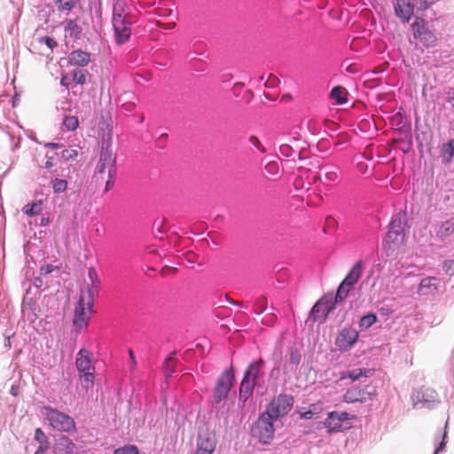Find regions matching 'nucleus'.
Listing matches in <instances>:
<instances>
[{"instance_id":"nucleus-1","label":"nucleus","mask_w":454,"mask_h":454,"mask_svg":"<svg viewBox=\"0 0 454 454\" xmlns=\"http://www.w3.org/2000/svg\"><path fill=\"white\" fill-rule=\"evenodd\" d=\"M106 128V131H104L102 134V145L99 158L92 176V181L97 186L104 183L106 184L104 189L105 192H108L114 185L116 161V157L111 150L112 131L108 128V125Z\"/></svg>"},{"instance_id":"nucleus-2","label":"nucleus","mask_w":454,"mask_h":454,"mask_svg":"<svg viewBox=\"0 0 454 454\" xmlns=\"http://www.w3.org/2000/svg\"><path fill=\"white\" fill-rule=\"evenodd\" d=\"M126 7L123 1L117 0L113 8L112 22L115 41L120 45L128 42L131 35V21Z\"/></svg>"},{"instance_id":"nucleus-3","label":"nucleus","mask_w":454,"mask_h":454,"mask_svg":"<svg viewBox=\"0 0 454 454\" xmlns=\"http://www.w3.org/2000/svg\"><path fill=\"white\" fill-rule=\"evenodd\" d=\"M93 294L90 287L87 286L81 291L80 298L74 309L73 323L75 327L82 329L88 325L93 312Z\"/></svg>"},{"instance_id":"nucleus-4","label":"nucleus","mask_w":454,"mask_h":454,"mask_svg":"<svg viewBox=\"0 0 454 454\" xmlns=\"http://www.w3.org/2000/svg\"><path fill=\"white\" fill-rule=\"evenodd\" d=\"M92 353L85 348H82L76 355L75 366L82 385L89 388L94 384L95 367L92 363Z\"/></svg>"},{"instance_id":"nucleus-5","label":"nucleus","mask_w":454,"mask_h":454,"mask_svg":"<svg viewBox=\"0 0 454 454\" xmlns=\"http://www.w3.org/2000/svg\"><path fill=\"white\" fill-rule=\"evenodd\" d=\"M43 414L54 429L67 434L75 432V422L69 415L51 407H43Z\"/></svg>"},{"instance_id":"nucleus-6","label":"nucleus","mask_w":454,"mask_h":454,"mask_svg":"<svg viewBox=\"0 0 454 454\" xmlns=\"http://www.w3.org/2000/svg\"><path fill=\"white\" fill-rule=\"evenodd\" d=\"M404 236L402 219L395 216L389 224V229L384 240V247L388 254L393 253L402 247L404 241Z\"/></svg>"},{"instance_id":"nucleus-7","label":"nucleus","mask_w":454,"mask_h":454,"mask_svg":"<svg viewBox=\"0 0 454 454\" xmlns=\"http://www.w3.org/2000/svg\"><path fill=\"white\" fill-rule=\"evenodd\" d=\"M341 181V171L340 168L333 164H324L319 167L318 171L313 177V182H319L327 190L336 186Z\"/></svg>"},{"instance_id":"nucleus-8","label":"nucleus","mask_w":454,"mask_h":454,"mask_svg":"<svg viewBox=\"0 0 454 454\" xmlns=\"http://www.w3.org/2000/svg\"><path fill=\"white\" fill-rule=\"evenodd\" d=\"M274 420L276 419L271 418L270 415L263 412L252 428L253 436L263 444L270 443L274 437Z\"/></svg>"},{"instance_id":"nucleus-9","label":"nucleus","mask_w":454,"mask_h":454,"mask_svg":"<svg viewBox=\"0 0 454 454\" xmlns=\"http://www.w3.org/2000/svg\"><path fill=\"white\" fill-rule=\"evenodd\" d=\"M294 405V397L289 395H279L274 398L267 410L264 411L271 418L278 419L279 417L287 414Z\"/></svg>"},{"instance_id":"nucleus-10","label":"nucleus","mask_w":454,"mask_h":454,"mask_svg":"<svg viewBox=\"0 0 454 454\" xmlns=\"http://www.w3.org/2000/svg\"><path fill=\"white\" fill-rule=\"evenodd\" d=\"M234 373L231 369L223 371L217 379L215 390L214 400L220 403L225 399L233 386Z\"/></svg>"},{"instance_id":"nucleus-11","label":"nucleus","mask_w":454,"mask_h":454,"mask_svg":"<svg viewBox=\"0 0 454 454\" xmlns=\"http://www.w3.org/2000/svg\"><path fill=\"white\" fill-rule=\"evenodd\" d=\"M359 333L353 327H344L338 333L335 338V346L340 351L349 350L357 341Z\"/></svg>"},{"instance_id":"nucleus-12","label":"nucleus","mask_w":454,"mask_h":454,"mask_svg":"<svg viewBox=\"0 0 454 454\" xmlns=\"http://www.w3.org/2000/svg\"><path fill=\"white\" fill-rule=\"evenodd\" d=\"M337 302L333 299V294L324 295L312 308L311 314L315 317H323L324 319L327 315L335 309Z\"/></svg>"},{"instance_id":"nucleus-13","label":"nucleus","mask_w":454,"mask_h":454,"mask_svg":"<svg viewBox=\"0 0 454 454\" xmlns=\"http://www.w3.org/2000/svg\"><path fill=\"white\" fill-rule=\"evenodd\" d=\"M216 446V439L213 433H200L194 454H213Z\"/></svg>"},{"instance_id":"nucleus-14","label":"nucleus","mask_w":454,"mask_h":454,"mask_svg":"<svg viewBox=\"0 0 454 454\" xmlns=\"http://www.w3.org/2000/svg\"><path fill=\"white\" fill-rule=\"evenodd\" d=\"M394 10L395 15L404 23L411 19L414 12L412 0H395Z\"/></svg>"},{"instance_id":"nucleus-15","label":"nucleus","mask_w":454,"mask_h":454,"mask_svg":"<svg viewBox=\"0 0 454 454\" xmlns=\"http://www.w3.org/2000/svg\"><path fill=\"white\" fill-rule=\"evenodd\" d=\"M299 139L295 137H283L279 145V153L284 157H292L297 154L300 157Z\"/></svg>"},{"instance_id":"nucleus-16","label":"nucleus","mask_w":454,"mask_h":454,"mask_svg":"<svg viewBox=\"0 0 454 454\" xmlns=\"http://www.w3.org/2000/svg\"><path fill=\"white\" fill-rule=\"evenodd\" d=\"M75 449V444L67 436L60 435L55 439L53 444V452L55 454H72Z\"/></svg>"},{"instance_id":"nucleus-17","label":"nucleus","mask_w":454,"mask_h":454,"mask_svg":"<svg viewBox=\"0 0 454 454\" xmlns=\"http://www.w3.org/2000/svg\"><path fill=\"white\" fill-rule=\"evenodd\" d=\"M371 399L372 397L370 393L357 387L348 389L343 396V400L346 403H364Z\"/></svg>"},{"instance_id":"nucleus-18","label":"nucleus","mask_w":454,"mask_h":454,"mask_svg":"<svg viewBox=\"0 0 454 454\" xmlns=\"http://www.w3.org/2000/svg\"><path fill=\"white\" fill-rule=\"evenodd\" d=\"M90 62V54L82 50H75L68 55V64L76 67H86Z\"/></svg>"},{"instance_id":"nucleus-19","label":"nucleus","mask_w":454,"mask_h":454,"mask_svg":"<svg viewBox=\"0 0 454 454\" xmlns=\"http://www.w3.org/2000/svg\"><path fill=\"white\" fill-rule=\"evenodd\" d=\"M364 266L361 261L356 262L342 281L345 285L353 287L363 275Z\"/></svg>"},{"instance_id":"nucleus-20","label":"nucleus","mask_w":454,"mask_h":454,"mask_svg":"<svg viewBox=\"0 0 454 454\" xmlns=\"http://www.w3.org/2000/svg\"><path fill=\"white\" fill-rule=\"evenodd\" d=\"M439 279L435 277H427L423 278L419 286L418 294L420 295H428L437 290Z\"/></svg>"},{"instance_id":"nucleus-21","label":"nucleus","mask_w":454,"mask_h":454,"mask_svg":"<svg viewBox=\"0 0 454 454\" xmlns=\"http://www.w3.org/2000/svg\"><path fill=\"white\" fill-rule=\"evenodd\" d=\"M263 364L264 361L262 358L251 363L245 372L244 377L256 383L262 375V368Z\"/></svg>"},{"instance_id":"nucleus-22","label":"nucleus","mask_w":454,"mask_h":454,"mask_svg":"<svg viewBox=\"0 0 454 454\" xmlns=\"http://www.w3.org/2000/svg\"><path fill=\"white\" fill-rule=\"evenodd\" d=\"M324 424L330 433L338 432L342 429V423L337 411L330 412Z\"/></svg>"},{"instance_id":"nucleus-23","label":"nucleus","mask_w":454,"mask_h":454,"mask_svg":"<svg viewBox=\"0 0 454 454\" xmlns=\"http://www.w3.org/2000/svg\"><path fill=\"white\" fill-rule=\"evenodd\" d=\"M454 233V219H449L441 223L439 226L436 236L439 239L443 240Z\"/></svg>"},{"instance_id":"nucleus-24","label":"nucleus","mask_w":454,"mask_h":454,"mask_svg":"<svg viewBox=\"0 0 454 454\" xmlns=\"http://www.w3.org/2000/svg\"><path fill=\"white\" fill-rule=\"evenodd\" d=\"M255 382L243 377L239 387V399L247 401L253 394Z\"/></svg>"},{"instance_id":"nucleus-25","label":"nucleus","mask_w":454,"mask_h":454,"mask_svg":"<svg viewBox=\"0 0 454 454\" xmlns=\"http://www.w3.org/2000/svg\"><path fill=\"white\" fill-rule=\"evenodd\" d=\"M411 29L414 38L419 39L428 30L427 21L419 17H417L411 24Z\"/></svg>"},{"instance_id":"nucleus-26","label":"nucleus","mask_w":454,"mask_h":454,"mask_svg":"<svg viewBox=\"0 0 454 454\" xmlns=\"http://www.w3.org/2000/svg\"><path fill=\"white\" fill-rule=\"evenodd\" d=\"M331 98L339 105L348 101V91L344 87L335 86L331 90Z\"/></svg>"},{"instance_id":"nucleus-27","label":"nucleus","mask_w":454,"mask_h":454,"mask_svg":"<svg viewBox=\"0 0 454 454\" xmlns=\"http://www.w3.org/2000/svg\"><path fill=\"white\" fill-rule=\"evenodd\" d=\"M372 375V370L371 369H362L357 368L352 371L348 372L345 375L341 377V379L349 378L353 381L357 380L361 377H370Z\"/></svg>"},{"instance_id":"nucleus-28","label":"nucleus","mask_w":454,"mask_h":454,"mask_svg":"<svg viewBox=\"0 0 454 454\" xmlns=\"http://www.w3.org/2000/svg\"><path fill=\"white\" fill-rule=\"evenodd\" d=\"M42 211V200L37 202H33L31 204H27L23 207L22 212L29 216L37 215Z\"/></svg>"},{"instance_id":"nucleus-29","label":"nucleus","mask_w":454,"mask_h":454,"mask_svg":"<svg viewBox=\"0 0 454 454\" xmlns=\"http://www.w3.org/2000/svg\"><path fill=\"white\" fill-rule=\"evenodd\" d=\"M441 156L444 161L450 162L454 156V144L451 140L442 146Z\"/></svg>"},{"instance_id":"nucleus-30","label":"nucleus","mask_w":454,"mask_h":454,"mask_svg":"<svg viewBox=\"0 0 454 454\" xmlns=\"http://www.w3.org/2000/svg\"><path fill=\"white\" fill-rule=\"evenodd\" d=\"M65 32H66V35L77 38L81 33V27L78 26V24L74 20H69L67 21Z\"/></svg>"},{"instance_id":"nucleus-31","label":"nucleus","mask_w":454,"mask_h":454,"mask_svg":"<svg viewBox=\"0 0 454 454\" xmlns=\"http://www.w3.org/2000/svg\"><path fill=\"white\" fill-rule=\"evenodd\" d=\"M351 286L345 285V283L341 282L340 285L338 287L337 293L335 295H333V299L335 301L342 302L349 294L351 290Z\"/></svg>"},{"instance_id":"nucleus-32","label":"nucleus","mask_w":454,"mask_h":454,"mask_svg":"<svg viewBox=\"0 0 454 454\" xmlns=\"http://www.w3.org/2000/svg\"><path fill=\"white\" fill-rule=\"evenodd\" d=\"M63 125L67 130H75L79 125L78 117L74 115L66 116L63 121Z\"/></svg>"},{"instance_id":"nucleus-33","label":"nucleus","mask_w":454,"mask_h":454,"mask_svg":"<svg viewBox=\"0 0 454 454\" xmlns=\"http://www.w3.org/2000/svg\"><path fill=\"white\" fill-rule=\"evenodd\" d=\"M377 321V317L375 314L370 313L365 316H363L359 321V326L361 328H369Z\"/></svg>"},{"instance_id":"nucleus-34","label":"nucleus","mask_w":454,"mask_h":454,"mask_svg":"<svg viewBox=\"0 0 454 454\" xmlns=\"http://www.w3.org/2000/svg\"><path fill=\"white\" fill-rule=\"evenodd\" d=\"M51 185L55 193H60L67 190V182L65 179L54 178L51 180Z\"/></svg>"},{"instance_id":"nucleus-35","label":"nucleus","mask_w":454,"mask_h":454,"mask_svg":"<svg viewBox=\"0 0 454 454\" xmlns=\"http://www.w3.org/2000/svg\"><path fill=\"white\" fill-rule=\"evenodd\" d=\"M419 40L424 43L425 46H434L437 41L435 35L429 29L425 33Z\"/></svg>"},{"instance_id":"nucleus-36","label":"nucleus","mask_w":454,"mask_h":454,"mask_svg":"<svg viewBox=\"0 0 454 454\" xmlns=\"http://www.w3.org/2000/svg\"><path fill=\"white\" fill-rule=\"evenodd\" d=\"M265 171L269 176H275L280 172L279 165L277 161L272 160L265 165Z\"/></svg>"},{"instance_id":"nucleus-37","label":"nucleus","mask_w":454,"mask_h":454,"mask_svg":"<svg viewBox=\"0 0 454 454\" xmlns=\"http://www.w3.org/2000/svg\"><path fill=\"white\" fill-rule=\"evenodd\" d=\"M55 4L58 5L59 11H71L74 5V0H56Z\"/></svg>"},{"instance_id":"nucleus-38","label":"nucleus","mask_w":454,"mask_h":454,"mask_svg":"<svg viewBox=\"0 0 454 454\" xmlns=\"http://www.w3.org/2000/svg\"><path fill=\"white\" fill-rule=\"evenodd\" d=\"M35 440L39 442V447H43V445L49 446L47 436L41 428L35 429Z\"/></svg>"},{"instance_id":"nucleus-39","label":"nucleus","mask_w":454,"mask_h":454,"mask_svg":"<svg viewBox=\"0 0 454 454\" xmlns=\"http://www.w3.org/2000/svg\"><path fill=\"white\" fill-rule=\"evenodd\" d=\"M87 71L85 70H74L73 73V80L77 84H84L86 82Z\"/></svg>"},{"instance_id":"nucleus-40","label":"nucleus","mask_w":454,"mask_h":454,"mask_svg":"<svg viewBox=\"0 0 454 454\" xmlns=\"http://www.w3.org/2000/svg\"><path fill=\"white\" fill-rule=\"evenodd\" d=\"M114 454H138V449L134 445H126L115 450Z\"/></svg>"},{"instance_id":"nucleus-41","label":"nucleus","mask_w":454,"mask_h":454,"mask_svg":"<svg viewBox=\"0 0 454 454\" xmlns=\"http://www.w3.org/2000/svg\"><path fill=\"white\" fill-rule=\"evenodd\" d=\"M77 155H78V152L75 149H72V148L65 149L61 153V157L65 160H74L77 157Z\"/></svg>"},{"instance_id":"nucleus-42","label":"nucleus","mask_w":454,"mask_h":454,"mask_svg":"<svg viewBox=\"0 0 454 454\" xmlns=\"http://www.w3.org/2000/svg\"><path fill=\"white\" fill-rule=\"evenodd\" d=\"M301 361V354L296 349H291L289 353V362L294 366H297Z\"/></svg>"},{"instance_id":"nucleus-43","label":"nucleus","mask_w":454,"mask_h":454,"mask_svg":"<svg viewBox=\"0 0 454 454\" xmlns=\"http://www.w3.org/2000/svg\"><path fill=\"white\" fill-rule=\"evenodd\" d=\"M40 43H45L49 49L51 51L57 47L58 43L57 42L49 36H42L38 39Z\"/></svg>"},{"instance_id":"nucleus-44","label":"nucleus","mask_w":454,"mask_h":454,"mask_svg":"<svg viewBox=\"0 0 454 454\" xmlns=\"http://www.w3.org/2000/svg\"><path fill=\"white\" fill-rule=\"evenodd\" d=\"M249 143L254 145V147H256L259 151H261L262 153H266V148L262 145L260 139L255 137V136H251L249 137Z\"/></svg>"},{"instance_id":"nucleus-45","label":"nucleus","mask_w":454,"mask_h":454,"mask_svg":"<svg viewBox=\"0 0 454 454\" xmlns=\"http://www.w3.org/2000/svg\"><path fill=\"white\" fill-rule=\"evenodd\" d=\"M53 166H54V156L46 154V160L39 168H40V169H42V168L50 169Z\"/></svg>"},{"instance_id":"nucleus-46","label":"nucleus","mask_w":454,"mask_h":454,"mask_svg":"<svg viewBox=\"0 0 454 454\" xmlns=\"http://www.w3.org/2000/svg\"><path fill=\"white\" fill-rule=\"evenodd\" d=\"M155 11L156 13L161 17L170 16L173 12L172 9L168 7H157Z\"/></svg>"},{"instance_id":"nucleus-47","label":"nucleus","mask_w":454,"mask_h":454,"mask_svg":"<svg viewBox=\"0 0 454 454\" xmlns=\"http://www.w3.org/2000/svg\"><path fill=\"white\" fill-rule=\"evenodd\" d=\"M279 82V80L278 77H276L275 75H272L270 74L269 76V78L267 79V81L265 82V86L266 87H269V88H273L275 86H277Z\"/></svg>"},{"instance_id":"nucleus-48","label":"nucleus","mask_w":454,"mask_h":454,"mask_svg":"<svg viewBox=\"0 0 454 454\" xmlns=\"http://www.w3.org/2000/svg\"><path fill=\"white\" fill-rule=\"evenodd\" d=\"M446 427H447V423L445 424V427H444L442 441L441 442V443H440L439 447L437 448V450H435L434 454H438L440 451H442L446 445V442H445V438L447 436Z\"/></svg>"},{"instance_id":"nucleus-49","label":"nucleus","mask_w":454,"mask_h":454,"mask_svg":"<svg viewBox=\"0 0 454 454\" xmlns=\"http://www.w3.org/2000/svg\"><path fill=\"white\" fill-rule=\"evenodd\" d=\"M454 265V260L446 261L443 263V269L447 273H450L452 270V266Z\"/></svg>"},{"instance_id":"nucleus-50","label":"nucleus","mask_w":454,"mask_h":454,"mask_svg":"<svg viewBox=\"0 0 454 454\" xmlns=\"http://www.w3.org/2000/svg\"><path fill=\"white\" fill-rule=\"evenodd\" d=\"M315 412L310 409L305 412H301V418L305 419H310L313 418Z\"/></svg>"},{"instance_id":"nucleus-51","label":"nucleus","mask_w":454,"mask_h":454,"mask_svg":"<svg viewBox=\"0 0 454 454\" xmlns=\"http://www.w3.org/2000/svg\"><path fill=\"white\" fill-rule=\"evenodd\" d=\"M158 26L164 29H172L176 27V23L171 22V23L163 24V23L158 22Z\"/></svg>"},{"instance_id":"nucleus-52","label":"nucleus","mask_w":454,"mask_h":454,"mask_svg":"<svg viewBox=\"0 0 454 454\" xmlns=\"http://www.w3.org/2000/svg\"><path fill=\"white\" fill-rule=\"evenodd\" d=\"M49 446L43 445V447H38L35 454H46Z\"/></svg>"},{"instance_id":"nucleus-53","label":"nucleus","mask_w":454,"mask_h":454,"mask_svg":"<svg viewBox=\"0 0 454 454\" xmlns=\"http://www.w3.org/2000/svg\"><path fill=\"white\" fill-rule=\"evenodd\" d=\"M60 83H61V85L65 86L66 88H68V86L70 84L68 77L66 75L62 76V78L60 80Z\"/></svg>"},{"instance_id":"nucleus-54","label":"nucleus","mask_w":454,"mask_h":454,"mask_svg":"<svg viewBox=\"0 0 454 454\" xmlns=\"http://www.w3.org/2000/svg\"><path fill=\"white\" fill-rule=\"evenodd\" d=\"M129 356L130 358V363H131L132 367H135L136 366V359H135L134 353L131 349L129 350Z\"/></svg>"},{"instance_id":"nucleus-55","label":"nucleus","mask_w":454,"mask_h":454,"mask_svg":"<svg viewBox=\"0 0 454 454\" xmlns=\"http://www.w3.org/2000/svg\"><path fill=\"white\" fill-rule=\"evenodd\" d=\"M339 418L340 419V422L342 423L343 421L348 419L349 415L347 412H341V413H339Z\"/></svg>"},{"instance_id":"nucleus-56","label":"nucleus","mask_w":454,"mask_h":454,"mask_svg":"<svg viewBox=\"0 0 454 454\" xmlns=\"http://www.w3.org/2000/svg\"><path fill=\"white\" fill-rule=\"evenodd\" d=\"M420 7L424 10L428 9L430 7V4L427 0L420 1Z\"/></svg>"},{"instance_id":"nucleus-57","label":"nucleus","mask_w":454,"mask_h":454,"mask_svg":"<svg viewBox=\"0 0 454 454\" xmlns=\"http://www.w3.org/2000/svg\"><path fill=\"white\" fill-rule=\"evenodd\" d=\"M52 270V266L51 265H47L45 270L44 268H42V271H43L44 273H49Z\"/></svg>"},{"instance_id":"nucleus-58","label":"nucleus","mask_w":454,"mask_h":454,"mask_svg":"<svg viewBox=\"0 0 454 454\" xmlns=\"http://www.w3.org/2000/svg\"><path fill=\"white\" fill-rule=\"evenodd\" d=\"M322 201V197L320 195H318L317 197V201L316 202H309V204H311L312 206H317L318 205L320 202Z\"/></svg>"},{"instance_id":"nucleus-59","label":"nucleus","mask_w":454,"mask_h":454,"mask_svg":"<svg viewBox=\"0 0 454 454\" xmlns=\"http://www.w3.org/2000/svg\"><path fill=\"white\" fill-rule=\"evenodd\" d=\"M89 275H90V278L91 279H93V277H96V272H95V270H94L93 269H90V270H89Z\"/></svg>"},{"instance_id":"nucleus-60","label":"nucleus","mask_w":454,"mask_h":454,"mask_svg":"<svg viewBox=\"0 0 454 454\" xmlns=\"http://www.w3.org/2000/svg\"><path fill=\"white\" fill-rule=\"evenodd\" d=\"M163 223H164V221H163V220H161V221H160V224H159V227H158V231H159V232H163V231H164V230H162Z\"/></svg>"},{"instance_id":"nucleus-61","label":"nucleus","mask_w":454,"mask_h":454,"mask_svg":"<svg viewBox=\"0 0 454 454\" xmlns=\"http://www.w3.org/2000/svg\"><path fill=\"white\" fill-rule=\"evenodd\" d=\"M448 94H449L448 101L452 103V101H454V93H453V96H451L450 92Z\"/></svg>"},{"instance_id":"nucleus-62","label":"nucleus","mask_w":454,"mask_h":454,"mask_svg":"<svg viewBox=\"0 0 454 454\" xmlns=\"http://www.w3.org/2000/svg\"><path fill=\"white\" fill-rule=\"evenodd\" d=\"M265 309H266V306H264V305H261V309H260V310H258V311H256V313L260 314V313H262V311H264V310H265Z\"/></svg>"},{"instance_id":"nucleus-63","label":"nucleus","mask_w":454,"mask_h":454,"mask_svg":"<svg viewBox=\"0 0 454 454\" xmlns=\"http://www.w3.org/2000/svg\"><path fill=\"white\" fill-rule=\"evenodd\" d=\"M48 219H42V225H46L48 223Z\"/></svg>"},{"instance_id":"nucleus-64","label":"nucleus","mask_w":454,"mask_h":454,"mask_svg":"<svg viewBox=\"0 0 454 454\" xmlns=\"http://www.w3.org/2000/svg\"><path fill=\"white\" fill-rule=\"evenodd\" d=\"M49 145L51 147H52V148H59V145L58 144H50Z\"/></svg>"}]
</instances>
